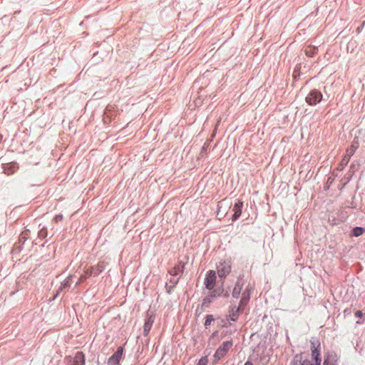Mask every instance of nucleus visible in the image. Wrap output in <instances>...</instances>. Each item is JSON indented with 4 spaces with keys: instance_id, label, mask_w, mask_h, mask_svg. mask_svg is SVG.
<instances>
[{
    "instance_id": "nucleus-1",
    "label": "nucleus",
    "mask_w": 365,
    "mask_h": 365,
    "mask_svg": "<svg viewBox=\"0 0 365 365\" xmlns=\"http://www.w3.org/2000/svg\"><path fill=\"white\" fill-rule=\"evenodd\" d=\"M233 346L232 340L224 341L216 350L213 357H214V363L217 364L219 361L223 359L228 351Z\"/></svg>"
},
{
    "instance_id": "nucleus-2",
    "label": "nucleus",
    "mask_w": 365,
    "mask_h": 365,
    "mask_svg": "<svg viewBox=\"0 0 365 365\" xmlns=\"http://www.w3.org/2000/svg\"><path fill=\"white\" fill-rule=\"evenodd\" d=\"M252 289L253 287L250 284L247 285L246 289L243 292L242 294V298L240 302L238 309H245V306L247 305L250 299L251 292Z\"/></svg>"
},
{
    "instance_id": "nucleus-3",
    "label": "nucleus",
    "mask_w": 365,
    "mask_h": 365,
    "mask_svg": "<svg viewBox=\"0 0 365 365\" xmlns=\"http://www.w3.org/2000/svg\"><path fill=\"white\" fill-rule=\"evenodd\" d=\"M217 269L220 277H225L231 271V264L228 262L223 261L220 263Z\"/></svg>"
},
{
    "instance_id": "nucleus-4",
    "label": "nucleus",
    "mask_w": 365,
    "mask_h": 365,
    "mask_svg": "<svg viewBox=\"0 0 365 365\" xmlns=\"http://www.w3.org/2000/svg\"><path fill=\"white\" fill-rule=\"evenodd\" d=\"M216 282V273L214 270H210L206 274L204 284L207 289H212Z\"/></svg>"
},
{
    "instance_id": "nucleus-5",
    "label": "nucleus",
    "mask_w": 365,
    "mask_h": 365,
    "mask_svg": "<svg viewBox=\"0 0 365 365\" xmlns=\"http://www.w3.org/2000/svg\"><path fill=\"white\" fill-rule=\"evenodd\" d=\"M356 148H357V146L352 145L350 148H349L346 150V155L344 156V158L341 160V163L339 165V169L341 170H342L344 168V167L348 164V163L349 162L350 158L354 154Z\"/></svg>"
},
{
    "instance_id": "nucleus-6",
    "label": "nucleus",
    "mask_w": 365,
    "mask_h": 365,
    "mask_svg": "<svg viewBox=\"0 0 365 365\" xmlns=\"http://www.w3.org/2000/svg\"><path fill=\"white\" fill-rule=\"evenodd\" d=\"M123 347H118L117 351L108 359V365H118L123 355Z\"/></svg>"
},
{
    "instance_id": "nucleus-7",
    "label": "nucleus",
    "mask_w": 365,
    "mask_h": 365,
    "mask_svg": "<svg viewBox=\"0 0 365 365\" xmlns=\"http://www.w3.org/2000/svg\"><path fill=\"white\" fill-rule=\"evenodd\" d=\"M85 363L86 358L82 351H78L76 353L75 356L69 360V365H85Z\"/></svg>"
},
{
    "instance_id": "nucleus-8",
    "label": "nucleus",
    "mask_w": 365,
    "mask_h": 365,
    "mask_svg": "<svg viewBox=\"0 0 365 365\" xmlns=\"http://www.w3.org/2000/svg\"><path fill=\"white\" fill-rule=\"evenodd\" d=\"M18 169H19L18 163H15V162H12V163L6 164L4 166V173L7 175H10L14 174Z\"/></svg>"
},
{
    "instance_id": "nucleus-9",
    "label": "nucleus",
    "mask_w": 365,
    "mask_h": 365,
    "mask_svg": "<svg viewBox=\"0 0 365 365\" xmlns=\"http://www.w3.org/2000/svg\"><path fill=\"white\" fill-rule=\"evenodd\" d=\"M337 359V355L335 353H328L325 356L324 365H336Z\"/></svg>"
},
{
    "instance_id": "nucleus-10",
    "label": "nucleus",
    "mask_w": 365,
    "mask_h": 365,
    "mask_svg": "<svg viewBox=\"0 0 365 365\" xmlns=\"http://www.w3.org/2000/svg\"><path fill=\"white\" fill-rule=\"evenodd\" d=\"M154 323V319L153 317L150 316L148 317L145 320L143 325V334L145 336H147Z\"/></svg>"
},
{
    "instance_id": "nucleus-11",
    "label": "nucleus",
    "mask_w": 365,
    "mask_h": 365,
    "mask_svg": "<svg viewBox=\"0 0 365 365\" xmlns=\"http://www.w3.org/2000/svg\"><path fill=\"white\" fill-rule=\"evenodd\" d=\"M243 207V202L242 201H239L238 202L235 203L233 207V220H237L242 214V208Z\"/></svg>"
},
{
    "instance_id": "nucleus-12",
    "label": "nucleus",
    "mask_w": 365,
    "mask_h": 365,
    "mask_svg": "<svg viewBox=\"0 0 365 365\" xmlns=\"http://www.w3.org/2000/svg\"><path fill=\"white\" fill-rule=\"evenodd\" d=\"M318 92L317 91H312L311 92L309 96L306 98L307 102L309 105H315L317 102L319 101L318 99Z\"/></svg>"
},
{
    "instance_id": "nucleus-13",
    "label": "nucleus",
    "mask_w": 365,
    "mask_h": 365,
    "mask_svg": "<svg viewBox=\"0 0 365 365\" xmlns=\"http://www.w3.org/2000/svg\"><path fill=\"white\" fill-rule=\"evenodd\" d=\"M318 52V47L309 45L305 48V54L309 57H312Z\"/></svg>"
},
{
    "instance_id": "nucleus-14",
    "label": "nucleus",
    "mask_w": 365,
    "mask_h": 365,
    "mask_svg": "<svg viewBox=\"0 0 365 365\" xmlns=\"http://www.w3.org/2000/svg\"><path fill=\"white\" fill-rule=\"evenodd\" d=\"M242 284L240 283V282L238 280L233 289L232 291V296L235 298H238V297L240 294L241 290H242Z\"/></svg>"
},
{
    "instance_id": "nucleus-15",
    "label": "nucleus",
    "mask_w": 365,
    "mask_h": 365,
    "mask_svg": "<svg viewBox=\"0 0 365 365\" xmlns=\"http://www.w3.org/2000/svg\"><path fill=\"white\" fill-rule=\"evenodd\" d=\"M291 365H314L309 361L299 359L297 356H295L292 361Z\"/></svg>"
},
{
    "instance_id": "nucleus-16",
    "label": "nucleus",
    "mask_w": 365,
    "mask_h": 365,
    "mask_svg": "<svg viewBox=\"0 0 365 365\" xmlns=\"http://www.w3.org/2000/svg\"><path fill=\"white\" fill-rule=\"evenodd\" d=\"M91 269L94 274L98 275L104 269V265L103 263H98L97 265L91 267Z\"/></svg>"
},
{
    "instance_id": "nucleus-17",
    "label": "nucleus",
    "mask_w": 365,
    "mask_h": 365,
    "mask_svg": "<svg viewBox=\"0 0 365 365\" xmlns=\"http://www.w3.org/2000/svg\"><path fill=\"white\" fill-rule=\"evenodd\" d=\"M244 309H237L236 311H233L232 312H230V318L232 321H236L239 316V312H242Z\"/></svg>"
},
{
    "instance_id": "nucleus-18",
    "label": "nucleus",
    "mask_w": 365,
    "mask_h": 365,
    "mask_svg": "<svg viewBox=\"0 0 365 365\" xmlns=\"http://www.w3.org/2000/svg\"><path fill=\"white\" fill-rule=\"evenodd\" d=\"M364 232V229L362 227H356L353 230V235L356 237L361 235Z\"/></svg>"
},
{
    "instance_id": "nucleus-19",
    "label": "nucleus",
    "mask_w": 365,
    "mask_h": 365,
    "mask_svg": "<svg viewBox=\"0 0 365 365\" xmlns=\"http://www.w3.org/2000/svg\"><path fill=\"white\" fill-rule=\"evenodd\" d=\"M212 297L207 296L204 298L202 303V306L207 307H209V305L212 302Z\"/></svg>"
},
{
    "instance_id": "nucleus-20",
    "label": "nucleus",
    "mask_w": 365,
    "mask_h": 365,
    "mask_svg": "<svg viewBox=\"0 0 365 365\" xmlns=\"http://www.w3.org/2000/svg\"><path fill=\"white\" fill-rule=\"evenodd\" d=\"M215 320L214 317L211 314L207 315L205 322V326L207 327L210 325V324Z\"/></svg>"
},
{
    "instance_id": "nucleus-21",
    "label": "nucleus",
    "mask_w": 365,
    "mask_h": 365,
    "mask_svg": "<svg viewBox=\"0 0 365 365\" xmlns=\"http://www.w3.org/2000/svg\"><path fill=\"white\" fill-rule=\"evenodd\" d=\"M334 181V179L331 177H329L327 179V184L324 185V189H329V185L331 184Z\"/></svg>"
},
{
    "instance_id": "nucleus-22",
    "label": "nucleus",
    "mask_w": 365,
    "mask_h": 365,
    "mask_svg": "<svg viewBox=\"0 0 365 365\" xmlns=\"http://www.w3.org/2000/svg\"><path fill=\"white\" fill-rule=\"evenodd\" d=\"M93 273V269H91V267L87 269L86 270H85V275L84 276H86L87 277H90L91 276Z\"/></svg>"
},
{
    "instance_id": "nucleus-23",
    "label": "nucleus",
    "mask_w": 365,
    "mask_h": 365,
    "mask_svg": "<svg viewBox=\"0 0 365 365\" xmlns=\"http://www.w3.org/2000/svg\"><path fill=\"white\" fill-rule=\"evenodd\" d=\"M355 316H356V317H359V318H360V317H361L363 316V313H362V312H361V311L358 310V311H356V312H355Z\"/></svg>"
},
{
    "instance_id": "nucleus-24",
    "label": "nucleus",
    "mask_w": 365,
    "mask_h": 365,
    "mask_svg": "<svg viewBox=\"0 0 365 365\" xmlns=\"http://www.w3.org/2000/svg\"><path fill=\"white\" fill-rule=\"evenodd\" d=\"M69 286H70V284H69L68 279L65 280L64 282L62 284V287L63 288L66 287H69Z\"/></svg>"
},
{
    "instance_id": "nucleus-25",
    "label": "nucleus",
    "mask_w": 365,
    "mask_h": 365,
    "mask_svg": "<svg viewBox=\"0 0 365 365\" xmlns=\"http://www.w3.org/2000/svg\"><path fill=\"white\" fill-rule=\"evenodd\" d=\"M62 219H63V216H62L61 215H57V216H56V217H55V220H56V222H58V220H61Z\"/></svg>"
},
{
    "instance_id": "nucleus-26",
    "label": "nucleus",
    "mask_w": 365,
    "mask_h": 365,
    "mask_svg": "<svg viewBox=\"0 0 365 365\" xmlns=\"http://www.w3.org/2000/svg\"><path fill=\"white\" fill-rule=\"evenodd\" d=\"M215 293H216V291H212V292H211V294L209 295V297H212V299H213L214 297H215V296H216V294H215Z\"/></svg>"
},
{
    "instance_id": "nucleus-27",
    "label": "nucleus",
    "mask_w": 365,
    "mask_h": 365,
    "mask_svg": "<svg viewBox=\"0 0 365 365\" xmlns=\"http://www.w3.org/2000/svg\"><path fill=\"white\" fill-rule=\"evenodd\" d=\"M197 365H206L205 362H204L203 359H200L197 364Z\"/></svg>"
},
{
    "instance_id": "nucleus-28",
    "label": "nucleus",
    "mask_w": 365,
    "mask_h": 365,
    "mask_svg": "<svg viewBox=\"0 0 365 365\" xmlns=\"http://www.w3.org/2000/svg\"><path fill=\"white\" fill-rule=\"evenodd\" d=\"M86 278V276L81 275L80 279H79V282H83Z\"/></svg>"
},
{
    "instance_id": "nucleus-29",
    "label": "nucleus",
    "mask_w": 365,
    "mask_h": 365,
    "mask_svg": "<svg viewBox=\"0 0 365 365\" xmlns=\"http://www.w3.org/2000/svg\"><path fill=\"white\" fill-rule=\"evenodd\" d=\"M245 365H254L251 361H247Z\"/></svg>"
},
{
    "instance_id": "nucleus-30",
    "label": "nucleus",
    "mask_w": 365,
    "mask_h": 365,
    "mask_svg": "<svg viewBox=\"0 0 365 365\" xmlns=\"http://www.w3.org/2000/svg\"><path fill=\"white\" fill-rule=\"evenodd\" d=\"M317 355L318 354L315 356L316 361H317Z\"/></svg>"
}]
</instances>
